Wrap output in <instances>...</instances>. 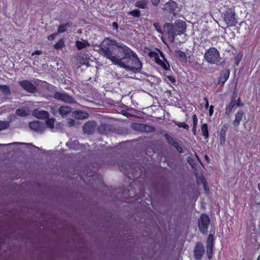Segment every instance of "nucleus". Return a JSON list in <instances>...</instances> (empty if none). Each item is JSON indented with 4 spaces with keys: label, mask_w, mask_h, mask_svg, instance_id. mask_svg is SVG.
<instances>
[{
    "label": "nucleus",
    "mask_w": 260,
    "mask_h": 260,
    "mask_svg": "<svg viewBox=\"0 0 260 260\" xmlns=\"http://www.w3.org/2000/svg\"><path fill=\"white\" fill-rule=\"evenodd\" d=\"M204 186L205 187V189L206 190V184L205 183L204 184Z\"/></svg>",
    "instance_id": "obj_49"
},
{
    "label": "nucleus",
    "mask_w": 260,
    "mask_h": 260,
    "mask_svg": "<svg viewBox=\"0 0 260 260\" xmlns=\"http://www.w3.org/2000/svg\"><path fill=\"white\" fill-rule=\"evenodd\" d=\"M148 4L147 0H140L138 1L135 4V6L140 9H145Z\"/></svg>",
    "instance_id": "obj_25"
},
{
    "label": "nucleus",
    "mask_w": 260,
    "mask_h": 260,
    "mask_svg": "<svg viewBox=\"0 0 260 260\" xmlns=\"http://www.w3.org/2000/svg\"><path fill=\"white\" fill-rule=\"evenodd\" d=\"M204 100L206 101V104H205V107L207 109L209 107V102L208 101L207 98H205Z\"/></svg>",
    "instance_id": "obj_44"
},
{
    "label": "nucleus",
    "mask_w": 260,
    "mask_h": 260,
    "mask_svg": "<svg viewBox=\"0 0 260 260\" xmlns=\"http://www.w3.org/2000/svg\"><path fill=\"white\" fill-rule=\"evenodd\" d=\"M154 27L155 28V29L158 31V32H160V26H159V25L158 24V23H154Z\"/></svg>",
    "instance_id": "obj_40"
},
{
    "label": "nucleus",
    "mask_w": 260,
    "mask_h": 260,
    "mask_svg": "<svg viewBox=\"0 0 260 260\" xmlns=\"http://www.w3.org/2000/svg\"><path fill=\"white\" fill-rule=\"evenodd\" d=\"M230 71L229 70V72H228L229 76H230Z\"/></svg>",
    "instance_id": "obj_50"
},
{
    "label": "nucleus",
    "mask_w": 260,
    "mask_h": 260,
    "mask_svg": "<svg viewBox=\"0 0 260 260\" xmlns=\"http://www.w3.org/2000/svg\"><path fill=\"white\" fill-rule=\"evenodd\" d=\"M99 52L113 64L127 71L139 72L142 63L137 54L127 46L106 38L99 46Z\"/></svg>",
    "instance_id": "obj_1"
},
{
    "label": "nucleus",
    "mask_w": 260,
    "mask_h": 260,
    "mask_svg": "<svg viewBox=\"0 0 260 260\" xmlns=\"http://www.w3.org/2000/svg\"><path fill=\"white\" fill-rule=\"evenodd\" d=\"M71 27V24L69 23L62 24L58 26L57 29V33H63L66 31Z\"/></svg>",
    "instance_id": "obj_22"
},
{
    "label": "nucleus",
    "mask_w": 260,
    "mask_h": 260,
    "mask_svg": "<svg viewBox=\"0 0 260 260\" xmlns=\"http://www.w3.org/2000/svg\"><path fill=\"white\" fill-rule=\"evenodd\" d=\"M56 36V34H53L50 35L48 37V40L49 41H52L55 38Z\"/></svg>",
    "instance_id": "obj_36"
},
{
    "label": "nucleus",
    "mask_w": 260,
    "mask_h": 260,
    "mask_svg": "<svg viewBox=\"0 0 260 260\" xmlns=\"http://www.w3.org/2000/svg\"><path fill=\"white\" fill-rule=\"evenodd\" d=\"M55 119L53 118H47L46 120V124L47 126L51 129L54 128Z\"/></svg>",
    "instance_id": "obj_26"
},
{
    "label": "nucleus",
    "mask_w": 260,
    "mask_h": 260,
    "mask_svg": "<svg viewBox=\"0 0 260 260\" xmlns=\"http://www.w3.org/2000/svg\"><path fill=\"white\" fill-rule=\"evenodd\" d=\"M7 127V123L6 122L0 121V131L5 129Z\"/></svg>",
    "instance_id": "obj_34"
},
{
    "label": "nucleus",
    "mask_w": 260,
    "mask_h": 260,
    "mask_svg": "<svg viewBox=\"0 0 260 260\" xmlns=\"http://www.w3.org/2000/svg\"><path fill=\"white\" fill-rule=\"evenodd\" d=\"M258 188L259 189V191H260V182L258 184Z\"/></svg>",
    "instance_id": "obj_47"
},
{
    "label": "nucleus",
    "mask_w": 260,
    "mask_h": 260,
    "mask_svg": "<svg viewBox=\"0 0 260 260\" xmlns=\"http://www.w3.org/2000/svg\"><path fill=\"white\" fill-rule=\"evenodd\" d=\"M165 29L168 31L169 39L173 42L175 37L183 34L185 29V24L183 22L178 21L174 24H166Z\"/></svg>",
    "instance_id": "obj_2"
},
{
    "label": "nucleus",
    "mask_w": 260,
    "mask_h": 260,
    "mask_svg": "<svg viewBox=\"0 0 260 260\" xmlns=\"http://www.w3.org/2000/svg\"><path fill=\"white\" fill-rule=\"evenodd\" d=\"M227 127L225 126H223L220 131V140L221 144H224L226 139V133Z\"/></svg>",
    "instance_id": "obj_19"
},
{
    "label": "nucleus",
    "mask_w": 260,
    "mask_h": 260,
    "mask_svg": "<svg viewBox=\"0 0 260 260\" xmlns=\"http://www.w3.org/2000/svg\"><path fill=\"white\" fill-rule=\"evenodd\" d=\"M178 55L182 58H185L186 57L185 54L182 51H179L178 52Z\"/></svg>",
    "instance_id": "obj_37"
},
{
    "label": "nucleus",
    "mask_w": 260,
    "mask_h": 260,
    "mask_svg": "<svg viewBox=\"0 0 260 260\" xmlns=\"http://www.w3.org/2000/svg\"><path fill=\"white\" fill-rule=\"evenodd\" d=\"M213 243V235L211 234H209L207 239V252L208 256L209 258L212 257V249Z\"/></svg>",
    "instance_id": "obj_12"
},
{
    "label": "nucleus",
    "mask_w": 260,
    "mask_h": 260,
    "mask_svg": "<svg viewBox=\"0 0 260 260\" xmlns=\"http://www.w3.org/2000/svg\"><path fill=\"white\" fill-rule=\"evenodd\" d=\"M75 59L77 61V64L80 66L82 65L87 64L88 63L89 56L87 54L81 53L78 54L75 56Z\"/></svg>",
    "instance_id": "obj_8"
},
{
    "label": "nucleus",
    "mask_w": 260,
    "mask_h": 260,
    "mask_svg": "<svg viewBox=\"0 0 260 260\" xmlns=\"http://www.w3.org/2000/svg\"><path fill=\"white\" fill-rule=\"evenodd\" d=\"M128 14L134 17H139L140 15V11L138 9H136L129 12Z\"/></svg>",
    "instance_id": "obj_32"
},
{
    "label": "nucleus",
    "mask_w": 260,
    "mask_h": 260,
    "mask_svg": "<svg viewBox=\"0 0 260 260\" xmlns=\"http://www.w3.org/2000/svg\"><path fill=\"white\" fill-rule=\"evenodd\" d=\"M73 116L76 119H84L88 117V114L81 110L75 111L73 113Z\"/></svg>",
    "instance_id": "obj_16"
},
{
    "label": "nucleus",
    "mask_w": 260,
    "mask_h": 260,
    "mask_svg": "<svg viewBox=\"0 0 260 260\" xmlns=\"http://www.w3.org/2000/svg\"><path fill=\"white\" fill-rule=\"evenodd\" d=\"M242 260H244V259H243Z\"/></svg>",
    "instance_id": "obj_52"
},
{
    "label": "nucleus",
    "mask_w": 260,
    "mask_h": 260,
    "mask_svg": "<svg viewBox=\"0 0 260 260\" xmlns=\"http://www.w3.org/2000/svg\"><path fill=\"white\" fill-rule=\"evenodd\" d=\"M204 57L206 61L211 64H217L220 59L219 51L214 47L210 48L206 51Z\"/></svg>",
    "instance_id": "obj_4"
},
{
    "label": "nucleus",
    "mask_w": 260,
    "mask_h": 260,
    "mask_svg": "<svg viewBox=\"0 0 260 260\" xmlns=\"http://www.w3.org/2000/svg\"><path fill=\"white\" fill-rule=\"evenodd\" d=\"M66 145L69 146L70 148L73 149H77L78 148V147L76 146V145H78V142L76 141L67 142Z\"/></svg>",
    "instance_id": "obj_29"
},
{
    "label": "nucleus",
    "mask_w": 260,
    "mask_h": 260,
    "mask_svg": "<svg viewBox=\"0 0 260 260\" xmlns=\"http://www.w3.org/2000/svg\"><path fill=\"white\" fill-rule=\"evenodd\" d=\"M42 53V52L41 51H40V50H37L35 52H34L31 55L33 56L35 54H37V55H41V54Z\"/></svg>",
    "instance_id": "obj_43"
},
{
    "label": "nucleus",
    "mask_w": 260,
    "mask_h": 260,
    "mask_svg": "<svg viewBox=\"0 0 260 260\" xmlns=\"http://www.w3.org/2000/svg\"><path fill=\"white\" fill-rule=\"evenodd\" d=\"M257 260H260V254L258 255Z\"/></svg>",
    "instance_id": "obj_48"
},
{
    "label": "nucleus",
    "mask_w": 260,
    "mask_h": 260,
    "mask_svg": "<svg viewBox=\"0 0 260 260\" xmlns=\"http://www.w3.org/2000/svg\"><path fill=\"white\" fill-rule=\"evenodd\" d=\"M201 132H202V135L204 137L205 139H208V136H209V133H208V126H207V124L204 123L202 125Z\"/></svg>",
    "instance_id": "obj_24"
},
{
    "label": "nucleus",
    "mask_w": 260,
    "mask_h": 260,
    "mask_svg": "<svg viewBox=\"0 0 260 260\" xmlns=\"http://www.w3.org/2000/svg\"><path fill=\"white\" fill-rule=\"evenodd\" d=\"M64 45V43L63 40H59L57 43H56L54 47L56 49H59L63 47Z\"/></svg>",
    "instance_id": "obj_30"
},
{
    "label": "nucleus",
    "mask_w": 260,
    "mask_h": 260,
    "mask_svg": "<svg viewBox=\"0 0 260 260\" xmlns=\"http://www.w3.org/2000/svg\"><path fill=\"white\" fill-rule=\"evenodd\" d=\"M243 57V53L242 52H239L234 57V62L235 66H239L240 62Z\"/></svg>",
    "instance_id": "obj_23"
},
{
    "label": "nucleus",
    "mask_w": 260,
    "mask_h": 260,
    "mask_svg": "<svg viewBox=\"0 0 260 260\" xmlns=\"http://www.w3.org/2000/svg\"><path fill=\"white\" fill-rule=\"evenodd\" d=\"M192 121H193V124L194 125V128H196V125H197L198 121L197 116L196 115L194 114L192 115Z\"/></svg>",
    "instance_id": "obj_33"
},
{
    "label": "nucleus",
    "mask_w": 260,
    "mask_h": 260,
    "mask_svg": "<svg viewBox=\"0 0 260 260\" xmlns=\"http://www.w3.org/2000/svg\"><path fill=\"white\" fill-rule=\"evenodd\" d=\"M112 27L114 29H117L118 28V25L117 22H113L112 23Z\"/></svg>",
    "instance_id": "obj_42"
},
{
    "label": "nucleus",
    "mask_w": 260,
    "mask_h": 260,
    "mask_svg": "<svg viewBox=\"0 0 260 260\" xmlns=\"http://www.w3.org/2000/svg\"><path fill=\"white\" fill-rule=\"evenodd\" d=\"M204 251V246L200 244H197L194 250V254L196 258L198 259L201 258Z\"/></svg>",
    "instance_id": "obj_13"
},
{
    "label": "nucleus",
    "mask_w": 260,
    "mask_h": 260,
    "mask_svg": "<svg viewBox=\"0 0 260 260\" xmlns=\"http://www.w3.org/2000/svg\"><path fill=\"white\" fill-rule=\"evenodd\" d=\"M167 78L172 83H174L176 81L175 78L172 76H167Z\"/></svg>",
    "instance_id": "obj_38"
},
{
    "label": "nucleus",
    "mask_w": 260,
    "mask_h": 260,
    "mask_svg": "<svg viewBox=\"0 0 260 260\" xmlns=\"http://www.w3.org/2000/svg\"><path fill=\"white\" fill-rule=\"evenodd\" d=\"M58 111H59V113L62 116H66L68 114L71 113V108L69 106H61L59 108Z\"/></svg>",
    "instance_id": "obj_18"
},
{
    "label": "nucleus",
    "mask_w": 260,
    "mask_h": 260,
    "mask_svg": "<svg viewBox=\"0 0 260 260\" xmlns=\"http://www.w3.org/2000/svg\"><path fill=\"white\" fill-rule=\"evenodd\" d=\"M32 115L38 119H45L49 117V113L44 110H39L35 109L32 113Z\"/></svg>",
    "instance_id": "obj_11"
},
{
    "label": "nucleus",
    "mask_w": 260,
    "mask_h": 260,
    "mask_svg": "<svg viewBox=\"0 0 260 260\" xmlns=\"http://www.w3.org/2000/svg\"><path fill=\"white\" fill-rule=\"evenodd\" d=\"M213 108H214V107L212 105H211L209 107V112L210 116L212 115V114L213 113Z\"/></svg>",
    "instance_id": "obj_39"
},
{
    "label": "nucleus",
    "mask_w": 260,
    "mask_h": 260,
    "mask_svg": "<svg viewBox=\"0 0 260 260\" xmlns=\"http://www.w3.org/2000/svg\"><path fill=\"white\" fill-rule=\"evenodd\" d=\"M244 115V112L242 110H239L236 113L235 119L234 122H233V124H234L235 127L238 126L240 125Z\"/></svg>",
    "instance_id": "obj_15"
},
{
    "label": "nucleus",
    "mask_w": 260,
    "mask_h": 260,
    "mask_svg": "<svg viewBox=\"0 0 260 260\" xmlns=\"http://www.w3.org/2000/svg\"><path fill=\"white\" fill-rule=\"evenodd\" d=\"M175 124L179 127H182L187 130H188L189 128V125L183 122H176Z\"/></svg>",
    "instance_id": "obj_31"
},
{
    "label": "nucleus",
    "mask_w": 260,
    "mask_h": 260,
    "mask_svg": "<svg viewBox=\"0 0 260 260\" xmlns=\"http://www.w3.org/2000/svg\"><path fill=\"white\" fill-rule=\"evenodd\" d=\"M21 87L26 91L30 93L35 92L36 87L31 82L28 80H22L19 82Z\"/></svg>",
    "instance_id": "obj_7"
},
{
    "label": "nucleus",
    "mask_w": 260,
    "mask_h": 260,
    "mask_svg": "<svg viewBox=\"0 0 260 260\" xmlns=\"http://www.w3.org/2000/svg\"><path fill=\"white\" fill-rule=\"evenodd\" d=\"M159 53L161 58H159L158 54L154 51L150 52L149 56L154 59L157 64L161 67L165 71L170 70V64L166 59L164 53L161 51H159Z\"/></svg>",
    "instance_id": "obj_3"
},
{
    "label": "nucleus",
    "mask_w": 260,
    "mask_h": 260,
    "mask_svg": "<svg viewBox=\"0 0 260 260\" xmlns=\"http://www.w3.org/2000/svg\"><path fill=\"white\" fill-rule=\"evenodd\" d=\"M0 91L3 92L5 95H10L11 93L10 88L7 85H2L0 88Z\"/></svg>",
    "instance_id": "obj_27"
},
{
    "label": "nucleus",
    "mask_w": 260,
    "mask_h": 260,
    "mask_svg": "<svg viewBox=\"0 0 260 260\" xmlns=\"http://www.w3.org/2000/svg\"><path fill=\"white\" fill-rule=\"evenodd\" d=\"M76 46L78 50H81L87 46H89L90 44L85 40H83V41H77L76 42Z\"/></svg>",
    "instance_id": "obj_20"
},
{
    "label": "nucleus",
    "mask_w": 260,
    "mask_h": 260,
    "mask_svg": "<svg viewBox=\"0 0 260 260\" xmlns=\"http://www.w3.org/2000/svg\"><path fill=\"white\" fill-rule=\"evenodd\" d=\"M95 127V122L93 121H88L83 126V131L85 133L89 134L92 133Z\"/></svg>",
    "instance_id": "obj_14"
},
{
    "label": "nucleus",
    "mask_w": 260,
    "mask_h": 260,
    "mask_svg": "<svg viewBox=\"0 0 260 260\" xmlns=\"http://www.w3.org/2000/svg\"><path fill=\"white\" fill-rule=\"evenodd\" d=\"M21 144V143L15 142V143H10L8 145H14V144Z\"/></svg>",
    "instance_id": "obj_46"
},
{
    "label": "nucleus",
    "mask_w": 260,
    "mask_h": 260,
    "mask_svg": "<svg viewBox=\"0 0 260 260\" xmlns=\"http://www.w3.org/2000/svg\"><path fill=\"white\" fill-rule=\"evenodd\" d=\"M237 97V93L234 92L231 101L229 104V110H232L234 108V107H241V106H243V104L240 98H238L237 100H236Z\"/></svg>",
    "instance_id": "obj_9"
},
{
    "label": "nucleus",
    "mask_w": 260,
    "mask_h": 260,
    "mask_svg": "<svg viewBox=\"0 0 260 260\" xmlns=\"http://www.w3.org/2000/svg\"><path fill=\"white\" fill-rule=\"evenodd\" d=\"M177 7V4L174 1L169 2L165 5V9L168 11H173Z\"/></svg>",
    "instance_id": "obj_21"
},
{
    "label": "nucleus",
    "mask_w": 260,
    "mask_h": 260,
    "mask_svg": "<svg viewBox=\"0 0 260 260\" xmlns=\"http://www.w3.org/2000/svg\"><path fill=\"white\" fill-rule=\"evenodd\" d=\"M75 123V121L74 119H68V124L69 126H73V125H74Z\"/></svg>",
    "instance_id": "obj_35"
},
{
    "label": "nucleus",
    "mask_w": 260,
    "mask_h": 260,
    "mask_svg": "<svg viewBox=\"0 0 260 260\" xmlns=\"http://www.w3.org/2000/svg\"><path fill=\"white\" fill-rule=\"evenodd\" d=\"M2 86V85H0V88H1Z\"/></svg>",
    "instance_id": "obj_51"
},
{
    "label": "nucleus",
    "mask_w": 260,
    "mask_h": 260,
    "mask_svg": "<svg viewBox=\"0 0 260 260\" xmlns=\"http://www.w3.org/2000/svg\"><path fill=\"white\" fill-rule=\"evenodd\" d=\"M192 132H193L194 135H195L196 134V128H194V125L193 126Z\"/></svg>",
    "instance_id": "obj_45"
},
{
    "label": "nucleus",
    "mask_w": 260,
    "mask_h": 260,
    "mask_svg": "<svg viewBox=\"0 0 260 260\" xmlns=\"http://www.w3.org/2000/svg\"><path fill=\"white\" fill-rule=\"evenodd\" d=\"M160 0H151V2L154 6H157Z\"/></svg>",
    "instance_id": "obj_41"
},
{
    "label": "nucleus",
    "mask_w": 260,
    "mask_h": 260,
    "mask_svg": "<svg viewBox=\"0 0 260 260\" xmlns=\"http://www.w3.org/2000/svg\"><path fill=\"white\" fill-rule=\"evenodd\" d=\"M228 77L226 74H223V75H220L219 79V81L218 82V85H223L227 80Z\"/></svg>",
    "instance_id": "obj_28"
},
{
    "label": "nucleus",
    "mask_w": 260,
    "mask_h": 260,
    "mask_svg": "<svg viewBox=\"0 0 260 260\" xmlns=\"http://www.w3.org/2000/svg\"><path fill=\"white\" fill-rule=\"evenodd\" d=\"M29 126L32 130L36 132H43L45 129L43 123L39 121H34L29 122Z\"/></svg>",
    "instance_id": "obj_10"
},
{
    "label": "nucleus",
    "mask_w": 260,
    "mask_h": 260,
    "mask_svg": "<svg viewBox=\"0 0 260 260\" xmlns=\"http://www.w3.org/2000/svg\"><path fill=\"white\" fill-rule=\"evenodd\" d=\"M16 114L20 117L27 116L29 114V110L28 107H22L16 110Z\"/></svg>",
    "instance_id": "obj_17"
},
{
    "label": "nucleus",
    "mask_w": 260,
    "mask_h": 260,
    "mask_svg": "<svg viewBox=\"0 0 260 260\" xmlns=\"http://www.w3.org/2000/svg\"><path fill=\"white\" fill-rule=\"evenodd\" d=\"M209 222L210 220L208 216L206 214H202L199 220V228L203 234H207Z\"/></svg>",
    "instance_id": "obj_5"
},
{
    "label": "nucleus",
    "mask_w": 260,
    "mask_h": 260,
    "mask_svg": "<svg viewBox=\"0 0 260 260\" xmlns=\"http://www.w3.org/2000/svg\"><path fill=\"white\" fill-rule=\"evenodd\" d=\"M53 97L57 100H61L62 102L74 104L76 103L74 99L65 92H57L54 93Z\"/></svg>",
    "instance_id": "obj_6"
}]
</instances>
